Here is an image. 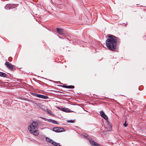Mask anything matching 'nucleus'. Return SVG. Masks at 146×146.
Segmentation results:
<instances>
[{"label":"nucleus","instance_id":"obj_1","mask_svg":"<svg viewBox=\"0 0 146 146\" xmlns=\"http://www.w3.org/2000/svg\"><path fill=\"white\" fill-rule=\"evenodd\" d=\"M106 41V45L108 48L110 50L114 51L116 48L117 40L116 37H109Z\"/></svg>","mask_w":146,"mask_h":146},{"label":"nucleus","instance_id":"obj_2","mask_svg":"<svg viewBox=\"0 0 146 146\" xmlns=\"http://www.w3.org/2000/svg\"><path fill=\"white\" fill-rule=\"evenodd\" d=\"M37 123L33 121L31 123L28 127V130L30 133L33 135L37 136L39 134L38 129Z\"/></svg>","mask_w":146,"mask_h":146},{"label":"nucleus","instance_id":"obj_3","mask_svg":"<svg viewBox=\"0 0 146 146\" xmlns=\"http://www.w3.org/2000/svg\"><path fill=\"white\" fill-rule=\"evenodd\" d=\"M56 32L59 35L62 36H69L68 32L65 29L60 27L56 28Z\"/></svg>","mask_w":146,"mask_h":146},{"label":"nucleus","instance_id":"obj_4","mask_svg":"<svg viewBox=\"0 0 146 146\" xmlns=\"http://www.w3.org/2000/svg\"><path fill=\"white\" fill-rule=\"evenodd\" d=\"M46 139L47 141L50 143L52 145H53L55 146H60V144L57 143H56L49 138L46 137Z\"/></svg>","mask_w":146,"mask_h":146},{"label":"nucleus","instance_id":"obj_5","mask_svg":"<svg viewBox=\"0 0 146 146\" xmlns=\"http://www.w3.org/2000/svg\"><path fill=\"white\" fill-rule=\"evenodd\" d=\"M16 7V5L15 4L11 5L9 4H7L5 5V9L8 10L15 8Z\"/></svg>","mask_w":146,"mask_h":146},{"label":"nucleus","instance_id":"obj_6","mask_svg":"<svg viewBox=\"0 0 146 146\" xmlns=\"http://www.w3.org/2000/svg\"><path fill=\"white\" fill-rule=\"evenodd\" d=\"M107 121V127L105 129L106 131H109L111 130L112 129V127L111 126V123L108 121Z\"/></svg>","mask_w":146,"mask_h":146},{"label":"nucleus","instance_id":"obj_7","mask_svg":"<svg viewBox=\"0 0 146 146\" xmlns=\"http://www.w3.org/2000/svg\"><path fill=\"white\" fill-rule=\"evenodd\" d=\"M34 95L38 97L44 99H46L48 98V97L47 96H44L40 94H36L35 93L34 94Z\"/></svg>","mask_w":146,"mask_h":146},{"label":"nucleus","instance_id":"obj_8","mask_svg":"<svg viewBox=\"0 0 146 146\" xmlns=\"http://www.w3.org/2000/svg\"><path fill=\"white\" fill-rule=\"evenodd\" d=\"M5 65L6 66L7 68L10 70H12L13 67L12 64L8 62H6L5 63Z\"/></svg>","mask_w":146,"mask_h":146},{"label":"nucleus","instance_id":"obj_9","mask_svg":"<svg viewBox=\"0 0 146 146\" xmlns=\"http://www.w3.org/2000/svg\"><path fill=\"white\" fill-rule=\"evenodd\" d=\"M100 113L101 116L104 119L107 120L108 119V117L102 111H100Z\"/></svg>","mask_w":146,"mask_h":146},{"label":"nucleus","instance_id":"obj_10","mask_svg":"<svg viewBox=\"0 0 146 146\" xmlns=\"http://www.w3.org/2000/svg\"><path fill=\"white\" fill-rule=\"evenodd\" d=\"M90 142L92 146H102L94 141H90Z\"/></svg>","mask_w":146,"mask_h":146},{"label":"nucleus","instance_id":"obj_11","mask_svg":"<svg viewBox=\"0 0 146 146\" xmlns=\"http://www.w3.org/2000/svg\"><path fill=\"white\" fill-rule=\"evenodd\" d=\"M59 127H54L53 128V130L56 132H60V130L59 129Z\"/></svg>","mask_w":146,"mask_h":146},{"label":"nucleus","instance_id":"obj_12","mask_svg":"<svg viewBox=\"0 0 146 146\" xmlns=\"http://www.w3.org/2000/svg\"><path fill=\"white\" fill-rule=\"evenodd\" d=\"M65 88H74V86H66L65 87Z\"/></svg>","mask_w":146,"mask_h":146},{"label":"nucleus","instance_id":"obj_13","mask_svg":"<svg viewBox=\"0 0 146 146\" xmlns=\"http://www.w3.org/2000/svg\"><path fill=\"white\" fill-rule=\"evenodd\" d=\"M0 76L3 77H5L6 76V74L3 72H0Z\"/></svg>","mask_w":146,"mask_h":146},{"label":"nucleus","instance_id":"obj_14","mask_svg":"<svg viewBox=\"0 0 146 146\" xmlns=\"http://www.w3.org/2000/svg\"><path fill=\"white\" fill-rule=\"evenodd\" d=\"M48 121L52 122V123H53L54 124H56V121H54V120H52L49 119L48 120Z\"/></svg>","mask_w":146,"mask_h":146},{"label":"nucleus","instance_id":"obj_15","mask_svg":"<svg viewBox=\"0 0 146 146\" xmlns=\"http://www.w3.org/2000/svg\"><path fill=\"white\" fill-rule=\"evenodd\" d=\"M47 111L51 115H52L53 114L51 112V110L48 109H47Z\"/></svg>","mask_w":146,"mask_h":146},{"label":"nucleus","instance_id":"obj_16","mask_svg":"<svg viewBox=\"0 0 146 146\" xmlns=\"http://www.w3.org/2000/svg\"><path fill=\"white\" fill-rule=\"evenodd\" d=\"M106 36H115L114 35H113L111 34H108Z\"/></svg>","mask_w":146,"mask_h":146},{"label":"nucleus","instance_id":"obj_17","mask_svg":"<svg viewBox=\"0 0 146 146\" xmlns=\"http://www.w3.org/2000/svg\"><path fill=\"white\" fill-rule=\"evenodd\" d=\"M67 122L68 123H73L74 122V121L71 120H68L67 121Z\"/></svg>","mask_w":146,"mask_h":146},{"label":"nucleus","instance_id":"obj_18","mask_svg":"<svg viewBox=\"0 0 146 146\" xmlns=\"http://www.w3.org/2000/svg\"><path fill=\"white\" fill-rule=\"evenodd\" d=\"M59 129L60 130V132L62 131L64 129L63 128H59Z\"/></svg>","mask_w":146,"mask_h":146},{"label":"nucleus","instance_id":"obj_19","mask_svg":"<svg viewBox=\"0 0 146 146\" xmlns=\"http://www.w3.org/2000/svg\"><path fill=\"white\" fill-rule=\"evenodd\" d=\"M126 121H125V123L123 124L124 126L125 127H126L127 126V124L126 123Z\"/></svg>","mask_w":146,"mask_h":146},{"label":"nucleus","instance_id":"obj_20","mask_svg":"<svg viewBox=\"0 0 146 146\" xmlns=\"http://www.w3.org/2000/svg\"><path fill=\"white\" fill-rule=\"evenodd\" d=\"M68 109H65V108H64V110H63V111H65V112H67V111L68 110Z\"/></svg>","mask_w":146,"mask_h":146},{"label":"nucleus","instance_id":"obj_21","mask_svg":"<svg viewBox=\"0 0 146 146\" xmlns=\"http://www.w3.org/2000/svg\"><path fill=\"white\" fill-rule=\"evenodd\" d=\"M41 118L43 119H44V120H45V121H46L47 119H46V118H44V117H41Z\"/></svg>","mask_w":146,"mask_h":146},{"label":"nucleus","instance_id":"obj_22","mask_svg":"<svg viewBox=\"0 0 146 146\" xmlns=\"http://www.w3.org/2000/svg\"><path fill=\"white\" fill-rule=\"evenodd\" d=\"M41 118L43 119H44V120H45V121H46L47 119H46V118H44V117H41Z\"/></svg>","mask_w":146,"mask_h":146},{"label":"nucleus","instance_id":"obj_23","mask_svg":"<svg viewBox=\"0 0 146 146\" xmlns=\"http://www.w3.org/2000/svg\"><path fill=\"white\" fill-rule=\"evenodd\" d=\"M9 61H11V60H9Z\"/></svg>","mask_w":146,"mask_h":146},{"label":"nucleus","instance_id":"obj_24","mask_svg":"<svg viewBox=\"0 0 146 146\" xmlns=\"http://www.w3.org/2000/svg\"><path fill=\"white\" fill-rule=\"evenodd\" d=\"M9 61H11V60H9Z\"/></svg>","mask_w":146,"mask_h":146}]
</instances>
